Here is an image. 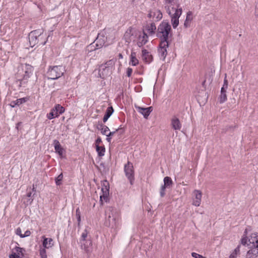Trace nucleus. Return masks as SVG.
<instances>
[{
  "label": "nucleus",
  "mask_w": 258,
  "mask_h": 258,
  "mask_svg": "<svg viewBox=\"0 0 258 258\" xmlns=\"http://www.w3.org/2000/svg\"><path fill=\"white\" fill-rule=\"evenodd\" d=\"M165 186H162L161 187L160 192L161 197H163L164 196V195H165Z\"/></svg>",
  "instance_id": "nucleus-47"
},
{
  "label": "nucleus",
  "mask_w": 258,
  "mask_h": 258,
  "mask_svg": "<svg viewBox=\"0 0 258 258\" xmlns=\"http://www.w3.org/2000/svg\"><path fill=\"white\" fill-rule=\"evenodd\" d=\"M76 216L77 217L78 222L79 224L81 222V215H80V210L79 208H78L76 210Z\"/></svg>",
  "instance_id": "nucleus-44"
},
{
  "label": "nucleus",
  "mask_w": 258,
  "mask_h": 258,
  "mask_svg": "<svg viewBox=\"0 0 258 258\" xmlns=\"http://www.w3.org/2000/svg\"><path fill=\"white\" fill-rule=\"evenodd\" d=\"M33 201V199H31V198L29 199L28 200V201H27V205L31 204L32 203Z\"/></svg>",
  "instance_id": "nucleus-52"
},
{
  "label": "nucleus",
  "mask_w": 258,
  "mask_h": 258,
  "mask_svg": "<svg viewBox=\"0 0 258 258\" xmlns=\"http://www.w3.org/2000/svg\"><path fill=\"white\" fill-rule=\"evenodd\" d=\"M29 100V97H23L20 99H17V105L22 104L28 101Z\"/></svg>",
  "instance_id": "nucleus-40"
},
{
  "label": "nucleus",
  "mask_w": 258,
  "mask_h": 258,
  "mask_svg": "<svg viewBox=\"0 0 258 258\" xmlns=\"http://www.w3.org/2000/svg\"><path fill=\"white\" fill-rule=\"evenodd\" d=\"M226 89H227L224 88V87H222L221 90V93H226Z\"/></svg>",
  "instance_id": "nucleus-53"
},
{
  "label": "nucleus",
  "mask_w": 258,
  "mask_h": 258,
  "mask_svg": "<svg viewBox=\"0 0 258 258\" xmlns=\"http://www.w3.org/2000/svg\"><path fill=\"white\" fill-rule=\"evenodd\" d=\"M65 111L64 108L60 104H56L51 110V111L47 114V117L49 119H53L55 117H57L59 114L63 113Z\"/></svg>",
  "instance_id": "nucleus-5"
},
{
  "label": "nucleus",
  "mask_w": 258,
  "mask_h": 258,
  "mask_svg": "<svg viewBox=\"0 0 258 258\" xmlns=\"http://www.w3.org/2000/svg\"><path fill=\"white\" fill-rule=\"evenodd\" d=\"M119 57H122V55H121V54H119Z\"/></svg>",
  "instance_id": "nucleus-56"
},
{
  "label": "nucleus",
  "mask_w": 258,
  "mask_h": 258,
  "mask_svg": "<svg viewBox=\"0 0 258 258\" xmlns=\"http://www.w3.org/2000/svg\"><path fill=\"white\" fill-rule=\"evenodd\" d=\"M248 246H258V233H252L248 237Z\"/></svg>",
  "instance_id": "nucleus-14"
},
{
  "label": "nucleus",
  "mask_w": 258,
  "mask_h": 258,
  "mask_svg": "<svg viewBox=\"0 0 258 258\" xmlns=\"http://www.w3.org/2000/svg\"><path fill=\"white\" fill-rule=\"evenodd\" d=\"M102 143V140L100 138H98L96 140L95 142V147L97 148V146H101L100 145Z\"/></svg>",
  "instance_id": "nucleus-45"
},
{
  "label": "nucleus",
  "mask_w": 258,
  "mask_h": 258,
  "mask_svg": "<svg viewBox=\"0 0 258 258\" xmlns=\"http://www.w3.org/2000/svg\"><path fill=\"white\" fill-rule=\"evenodd\" d=\"M11 247L12 248V253L10 254L9 257L10 258H16V252L14 251L15 249L16 248V245H13V244L12 243Z\"/></svg>",
  "instance_id": "nucleus-36"
},
{
  "label": "nucleus",
  "mask_w": 258,
  "mask_h": 258,
  "mask_svg": "<svg viewBox=\"0 0 258 258\" xmlns=\"http://www.w3.org/2000/svg\"><path fill=\"white\" fill-rule=\"evenodd\" d=\"M173 4H176V0H166V6L165 8L167 13L169 15H171L172 11L170 10V7L173 5Z\"/></svg>",
  "instance_id": "nucleus-22"
},
{
  "label": "nucleus",
  "mask_w": 258,
  "mask_h": 258,
  "mask_svg": "<svg viewBox=\"0 0 258 258\" xmlns=\"http://www.w3.org/2000/svg\"><path fill=\"white\" fill-rule=\"evenodd\" d=\"M96 150L99 156L102 157L104 155L105 148L103 145L97 146V148H96Z\"/></svg>",
  "instance_id": "nucleus-26"
},
{
  "label": "nucleus",
  "mask_w": 258,
  "mask_h": 258,
  "mask_svg": "<svg viewBox=\"0 0 258 258\" xmlns=\"http://www.w3.org/2000/svg\"><path fill=\"white\" fill-rule=\"evenodd\" d=\"M156 30V27L154 23L148 24L145 27L143 32L148 34L149 35H152L155 34Z\"/></svg>",
  "instance_id": "nucleus-16"
},
{
  "label": "nucleus",
  "mask_w": 258,
  "mask_h": 258,
  "mask_svg": "<svg viewBox=\"0 0 258 258\" xmlns=\"http://www.w3.org/2000/svg\"><path fill=\"white\" fill-rule=\"evenodd\" d=\"M109 131V128L106 125H102L101 129V132L103 135L107 136Z\"/></svg>",
  "instance_id": "nucleus-33"
},
{
  "label": "nucleus",
  "mask_w": 258,
  "mask_h": 258,
  "mask_svg": "<svg viewBox=\"0 0 258 258\" xmlns=\"http://www.w3.org/2000/svg\"><path fill=\"white\" fill-rule=\"evenodd\" d=\"M63 179V174L62 173H60L55 179V183L57 185H59L61 184V181Z\"/></svg>",
  "instance_id": "nucleus-37"
},
{
  "label": "nucleus",
  "mask_w": 258,
  "mask_h": 258,
  "mask_svg": "<svg viewBox=\"0 0 258 258\" xmlns=\"http://www.w3.org/2000/svg\"><path fill=\"white\" fill-rule=\"evenodd\" d=\"M64 68L61 66H54L50 68L47 72L48 78L55 80L63 75Z\"/></svg>",
  "instance_id": "nucleus-3"
},
{
  "label": "nucleus",
  "mask_w": 258,
  "mask_h": 258,
  "mask_svg": "<svg viewBox=\"0 0 258 258\" xmlns=\"http://www.w3.org/2000/svg\"><path fill=\"white\" fill-rule=\"evenodd\" d=\"M105 41L104 39L100 38L99 36H98L96 40V47L94 49H99L101 48L104 44Z\"/></svg>",
  "instance_id": "nucleus-25"
},
{
  "label": "nucleus",
  "mask_w": 258,
  "mask_h": 258,
  "mask_svg": "<svg viewBox=\"0 0 258 258\" xmlns=\"http://www.w3.org/2000/svg\"><path fill=\"white\" fill-rule=\"evenodd\" d=\"M132 35V29L131 28L128 29L124 34V39L126 42L130 43L131 42Z\"/></svg>",
  "instance_id": "nucleus-23"
},
{
  "label": "nucleus",
  "mask_w": 258,
  "mask_h": 258,
  "mask_svg": "<svg viewBox=\"0 0 258 258\" xmlns=\"http://www.w3.org/2000/svg\"><path fill=\"white\" fill-rule=\"evenodd\" d=\"M28 67L30 69V70L25 71V75L24 76V80H27V79L30 77V74L31 73V67L30 66H28Z\"/></svg>",
  "instance_id": "nucleus-41"
},
{
  "label": "nucleus",
  "mask_w": 258,
  "mask_h": 258,
  "mask_svg": "<svg viewBox=\"0 0 258 258\" xmlns=\"http://www.w3.org/2000/svg\"><path fill=\"white\" fill-rule=\"evenodd\" d=\"M202 193L201 190H195L193 191L192 205L196 206H200L202 201Z\"/></svg>",
  "instance_id": "nucleus-10"
},
{
  "label": "nucleus",
  "mask_w": 258,
  "mask_h": 258,
  "mask_svg": "<svg viewBox=\"0 0 258 258\" xmlns=\"http://www.w3.org/2000/svg\"><path fill=\"white\" fill-rule=\"evenodd\" d=\"M17 258H26L24 249L17 247Z\"/></svg>",
  "instance_id": "nucleus-27"
},
{
  "label": "nucleus",
  "mask_w": 258,
  "mask_h": 258,
  "mask_svg": "<svg viewBox=\"0 0 258 258\" xmlns=\"http://www.w3.org/2000/svg\"><path fill=\"white\" fill-rule=\"evenodd\" d=\"M39 253L41 258H47L46 249L43 248H41L40 249Z\"/></svg>",
  "instance_id": "nucleus-38"
},
{
  "label": "nucleus",
  "mask_w": 258,
  "mask_h": 258,
  "mask_svg": "<svg viewBox=\"0 0 258 258\" xmlns=\"http://www.w3.org/2000/svg\"><path fill=\"white\" fill-rule=\"evenodd\" d=\"M164 183L163 186H165V187H168L172 184V180L170 177L166 176L164 178Z\"/></svg>",
  "instance_id": "nucleus-31"
},
{
  "label": "nucleus",
  "mask_w": 258,
  "mask_h": 258,
  "mask_svg": "<svg viewBox=\"0 0 258 258\" xmlns=\"http://www.w3.org/2000/svg\"><path fill=\"white\" fill-rule=\"evenodd\" d=\"M80 242L81 243L82 248L84 249L86 252L89 251V248L92 245L91 240H87Z\"/></svg>",
  "instance_id": "nucleus-24"
},
{
  "label": "nucleus",
  "mask_w": 258,
  "mask_h": 258,
  "mask_svg": "<svg viewBox=\"0 0 258 258\" xmlns=\"http://www.w3.org/2000/svg\"><path fill=\"white\" fill-rule=\"evenodd\" d=\"M147 16L149 19H152L154 21H158L162 18V14L159 10L154 8L149 12Z\"/></svg>",
  "instance_id": "nucleus-7"
},
{
  "label": "nucleus",
  "mask_w": 258,
  "mask_h": 258,
  "mask_svg": "<svg viewBox=\"0 0 258 258\" xmlns=\"http://www.w3.org/2000/svg\"><path fill=\"white\" fill-rule=\"evenodd\" d=\"M168 47V42L165 40H161L159 44V52L160 55L165 58L167 54V48Z\"/></svg>",
  "instance_id": "nucleus-9"
},
{
  "label": "nucleus",
  "mask_w": 258,
  "mask_h": 258,
  "mask_svg": "<svg viewBox=\"0 0 258 258\" xmlns=\"http://www.w3.org/2000/svg\"><path fill=\"white\" fill-rule=\"evenodd\" d=\"M27 197L28 198H31L32 197V192L31 191H30V192H28L27 194Z\"/></svg>",
  "instance_id": "nucleus-54"
},
{
  "label": "nucleus",
  "mask_w": 258,
  "mask_h": 258,
  "mask_svg": "<svg viewBox=\"0 0 258 258\" xmlns=\"http://www.w3.org/2000/svg\"><path fill=\"white\" fill-rule=\"evenodd\" d=\"M240 245L237 246L230 254L229 258H236L237 255L240 253Z\"/></svg>",
  "instance_id": "nucleus-28"
},
{
  "label": "nucleus",
  "mask_w": 258,
  "mask_h": 258,
  "mask_svg": "<svg viewBox=\"0 0 258 258\" xmlns=\"http://www.w3.org/2000/svg\"><path fill=\"white\" fill-rule=\"evenodd\" d=\"M191 256L194 258H206V257L195 252L191 253Z\"/></svg>",
  "instance_id": "nucleus-43"
},
{
  "label": "nucleus",
  "mask_w": 258,
  "mask_h": 258,
  "mask_svg": "<svg viewBox=\"0 0 258 258\" xmlns=\"http://www.w3.org/2000/svg\"><path fill=\"white\" fill-rule=\"evenodd\" d=\"M222 87H224V88L225 89H227L228 88V85H225V84H223V86Z\"/></svg>",
  "instance_id": "nucleus-55"
},
{
  "label": "nucleus",
  "mask_w": 258,
  "mask_h": 258,
  "mask_svg": "<svg viewBox=\"0 0 258 258\" xmlns=\"http://www.w3.org/2000/svg\"><path fill=\"white\" fill-rule=\"evenodd\" d=\"M227 94L226 93H221L220 98H219V101L220 103H223L225 101L227 100Z\"/></svg>",
  "instance_id": "nucleus-34"
},
{
  "label": "nucleus",
  "mask_w": 258,
  "mask_h": 258,
  "mask_svg": "<svg viewBox=\"0 0 258 258\" xmlns=\"http://www.w3.org/2000/svg\"><path fill=\"white\" fill-rule=\"evenodd\" d=\"M53 145L55 152L57 153L60 157H62L64 152V150L61 146L59 141L56 140H54Z\"/></svg>",
  "instance_id": "nucleus-18"
},
{
  "label": "nucleus",
  "mask_w": 258,
  "mask_h": 258,
  "mask_svg": "<svg viewBox=\"0 0 258 258\" xmlns=\"http://www.w3.org/2000/svg\"><path fill=\"white\" fill-rule=\"evenodd\" d=\"M121 127L120 126L119 128H118L114 132H109L108 135H107V140L108 141V142H110L111 141V137L117 131H118L119 130H121Z\"/></svg>",
  "instance_id": "nucleus-35"
},
{
  "label": "nucleus",
  "mask_w": 258,
  "mask_h": 258,
  "mask_svg": "<svg viewBox=\"0 0 258 258\" xmlns=\"http://www.w3.org/2000/svg\"><path fill=\"white\" fill-rule=\"evenodd\" d=\"M133 73V69L131 68H128L126 71L127 76L128 77H130Z\"/></svg>",
  "instance_id": "nucleus-46"
},
{
  "label": "nucleus",
  "mask_w": 258,
  "mask_h": 258,
  "mask_svg": "<svg viewBox=\"0 0 258 258\" xmlns=\"http://www.w3.org/2000/svg\"><path fill=\"white\" fill-rule=\"evenodd\" d=\"M43 239L42 245L43 248L48 249L52 247L54 245L53 240L51 238H46L45 236H42Z\"/></svg>",
  "instance_id": "nucleus-19"
},
{
  "label": "nucleus",
  "mask_w": 258,
  "mask_h": 258,
  "mask_svg": "<svg viewBox=\"0 0 258 258\" xmlns=\"http://www.w3.org/2000/svg\"><path fill=\"white\" fill-rule=\"evenodd\" d=\"M227 75L226 74H225V78L224 79V84H225V85H228V80H227Z\"/></svg>",
  "instance_id": "nucleus-50"
},
{
  "label": "nucleus",
  "mask_w": 258,
  "mask_h": 258,
  "mask_svg": "<svg viewBox=\"0 0 258 258\" xmlns=\"http://www.w3.org/2000/svg\"><path fill=\"white\" fill-rule=\"evenodd\" d=\"M175 5V4H173V5L170 7V10L172 11V14L174 13L175 12L176 10H177L179 9L174 7Z\"/></svg>",
  "instance_id": "nucleus-48"
},
{
  "label": "nucleus",
  "mask_w": 258,
  "mask_h": 258,
  "mask_svg": "<svg viewBox=\"0 0 258 258\" xmlns=\"http://www.w3.org/2000/svg\"><path fill=\"white\" fill-rule=\"evenodd\" d=\"M16 101H13L10 104V106L12 108L15 107L16 106Z\"/></svg>",
  "instance_id": "nucleus-51"
},
{
  "label": "nucleus",
  "mask_w": 258,
  "mask_h": 258,
  "mask_svg": "<svg viewBox=\"0 0 258 258\" xmlns=\"http://www.w3.org/2000/svg\"><path fill=\"white\" fill-rule=\"evenodd\" d=\"M186 20L187 21L191 22L193 20L192 13L191 11H188L186 14Z\"/></svg>",
  "instance_id": "nucleus-39"
},
{
  "label": "nucleus",
  "mask_w": 258,
  "mask_h": 258,
  "mask_svg": "<svg viewBox=\"0 0 258 258\" xmlns=\"http://www.w3.org/2000/svg\"><path fill=\"white\" fill-rule=\"evenodd\" d=\"M137 111L141 113L145 118H147L150 113L153 111V108L152 106L144 108L140 106H136Z\"/></svg>",
  "instance_id": "nucleus-13"
},
{
  "label": "nucleus",
  "mask_w": 258,
  "mask_h": 258,
  "mask_svg": "<svg viewBox=\"0 0 258 258\" xmlns=\"http://www.w3.org/2000/svg\"><path fill=\"white\" fill-rule=\"evenodd\" d=\"M113 111L114 110L112 106H110L107 108L105 114L103 118V121L104 122H105L108 120L113 113Z\"/></svg>",
  "instance_id": "nucleus-21"
},
{
  "label": "nucleus",
  "mask_w": 258,
  "mask_h": 258,
  "mask_svg": "<svg viewBox=\"0 0 258 258\" xmlns=\"http://www.w3.org/2000/svg\"><path fill=\"white\" fill-rule=\"evenodd\" d=\"M88 234V231L87 229H85L83 232L82 233L81 238H80V242L82 241H85L86 240H87L86 239V238L87 237Z\"/></svg>",
  "instance_id": "nucleus-32"
},
{
  "label": "nucleus",
  "mask_w": 258,
  "mask_h": 258,
  "mask_svg": "<svg viewBox=\"0 0 258 258\" xmlns=\"http://www.w3.org/2000/svg\"><path fill=\"white\" fill-rule=\"evenodd\" d=\"M109 192V184L107 180H104L101 183V194L100 196V201L102 204L103 202H107Z\"/></svg>",
  "instance_id": "nucleus-4"
},
{
  "label": "nucleus",
  "mask_w": 258,
  "mask_h": 258,
  "mask_svg": "<svg viewBox=\"0 0 258 258\" xmlns=\"http://www.w3.org/2000/svg\"><path fill=\"white\" fill-rule=\"evenodd\" d=\"M143 60L146 62L149 63L153 60V56L151 54L150 52H149L146 49L142 50V55Z\"/></svg>",
  "instance_id": "nucleus-17"
},
{
  "label": "nucleus",
  "mask_w": 258,
  "mask_h": 258,
  "mask_svg": "<svg viewBox=\"0 0 258 258\" xmlns=\"http://www.w3.org/2000/svg\"><path fill=\"white\" fill-rule=\"evenodd\" d=\"M130 64L133 66H136L139 64V60L137 58L136 52L133 51L131 52Z\"/></svg>",
  "instance_id": "nucleus-20"
},
{
  "label": "nucleus",
  "mask_w": 258,
  "mask_h": 258,
  "mask_svg": "<svg viewBox=\"0 0 258 258\" xmlns=\"http://www.w3.org/2000/svg\"><path fill=\"white\" fill-rule=\"evenodd\" d=\"M248 241V238L247 237L246 235H243L241 239V243L243 245H245L247 243Z\"/></svg>",
  "instance_id": "nucleus-42"
},
{
  "label": "nucleus",
  "mask_w": 258,
  "mask_h": 258,
  "mask_svg": "<svg viewBox=\"0 0 258 258\" xmlns=\"http://www.w3.org/2000/svg\"><path fill=\"white\" fill-rule=\"evenodd\" d=\"M249 249L246 253V258H256L258 256V246H249Z\"/></svg>",
  "instance_id": "nucleus-15"
},
{
  "label": "nucleus",
  "mask_w": 258,
  "mask_h": 258,
  "mask_svg": "<svg viewBox=\"0 0 258 258\" xmlns=\"http://www.w3.org/2000/svg\"><path fill=\"white\" fill-rule=\"evenodd\" d=\"M33 190H34V189L35 187H34V185H33Z\"/></svg>",
  "instance_id": "nucleus-57"
},
{
  "label": "nucleus",
  "mask_w": 258,
  "mask_h": 258,
  "mask_svg": "<svg viewBox=\"0 0 258 258\" xmlns=\"http://www.w3.org/2000/svg\"><path fill=\"white\" fill-rule=\"evenodd\" d=\"M148 41V36L147 33L145 32H143V33L139 35L138 37L137 44L139 47H141L145 45Z\"/></svg>",
  "instance_id": "nucleus-12"
},
{
  "label": "nucleus",
  "mask_w": 258,
  "mask_h": 258,
  "mask_svg": "<svg viewBox=\"0 0 258 258\" xmlns=\"http://www.w3.org/2000/svg\"><path fill=\"white\" fill-rule=\"evenodd\" d=\"M113 64H114V62H113V60H109L107 61V62H106L104 64H102L100 67L103 70L107 69L108 70V68L112 66L113 65Z\"/></svg>",
  "instance_id": "nucleus-29"
},
{
  "label": "nucleus",
  "mask_w": 258,
  "mask_h": 258,
  "mask_svg": "<svg viewBox=\"0 0 258 258\" xmlns=\"http://www.w3.org/2000/svg\"><path fill=\"white\" fill-rule=\"evenodd\" d=\"M171 30V26L166 22H162L158 26L157 35L162 40L167 41Z\"/></svg>",
  "instance_id": "nucleus-2"
},
{
  "label": "nucleus",
  "mask_w": 258,
  "mask_h": 258,
  "mask_svg": "<svg viewBox=\"0 0 258 258\" xmlns=\"http://www.w3.org/2000/svg\"><path fill=\"white\" fill-rule=\"evenodd\" d=\"M170 125L175 131H180L182 127V124L179 119L176 116H173L171 118Z\"/></svg>",
  "instance_id": "nucleus-11"
},
{
  "label": "nucleus",
  "mask_w": 258,
  "mask_h": 258,
  "mask_svg": "<svg viewBox=\"0 0 258 258\" xmlns=\"http://www.w3.org/2000/svg\"><path fill=\"white\" fill-rule=\"evenodd\" d=\"M191 22L187 21L186 19L184 23V26L185 28H188L190 26Z\"/></svg>",
  "instance_id": "nucleus-49"
},
{
  "label": "nucleus",
  "mask_w": 258,
  "mask_h": 258,
  "mask_svg": "<svg viewBox=\"0 0 258 258\" xmlns=\"http://www.w3.org/2000/svg\"><path fill=\"white\" fill-rule=\"evenodd\" d=\"M124 170L128 180L131 184H133L134 180V171L132 163L128 162L126 164L124 165Z\"/></svg>",
  "instance_id": "nucleus-6"
},
{
  "label": "nucleus",
  "mask_w": 258,
  "mask_h": 258,
  "mask_svg": "<svg viewBox=\"0 0 258 258\" xmlns=\"http://www.w3.org/2000/svg\"><path fill=\"white\" fill-rule=\"evenodd\" d=\"M182 14V9L180 8L177 10L175 11V12L171 15H170L171 17V22L174 28L177 27L179 24V18Z\"/></svg>",
  "instance_id": "nucleus-8"
},
{
  "label": "nucleus",
  "mask_w": 258,
  "mask_h": 258,
  "mask_svg": "<svg viewBox=\"0 0 258 258\" xmlns=\"http://www.w3.org/2000/svg\"><path fill=\"white\" fill-rule=\"evenodd\" d=\"M31 234V232L30 230H26L24 234L22 233L21 229L20 228L17 229V235H19L21 237H25L29 236Z\"/></svg>",
  "instance_id": "nucleus-30"
},
{
  "label": "nucleus",
  "mask_w": 258,
  "mask_h": 258,
  "mask_svg": "<svg viewBox=\"0 0 258 258\" xmlns=\"http://www.w3.org/2000/svg\"><path fill=\"white\" fill-rule=\"evenodd\" d=\"M105 215V225L112 228L116 227L119 219V214L117 211L110 207L106 210Z\"/></svg>",
  "instance_id": "nucleus-1"
}]
</instances>
